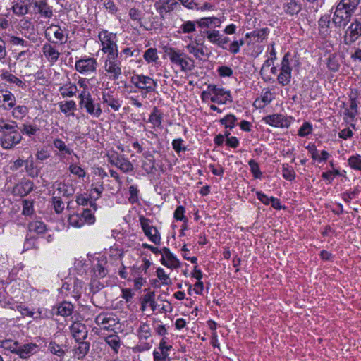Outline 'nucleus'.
<instances>
[{"instance_id": "4be33fe9", "label": "nucleus", "mask_w": 361, "mask_h": 361, "mask_svg": "<svg viewBox=\"0 0 361 361\" xmlns=\"http://www.w3.org/2000/svg\"><path fill=\"white\" fill-rule=\"evenodd\" d=\"M96 324L104 329H109L116 324L115 319L107 313H101L95 318Z\"/></svg>"}, {"instance_id": "49530a36", "label": "nucleus", "mask_w": 361, "mask_h": 361, "mask_svg": "<svg viewBox=\"0 0 361 361\" xmlns=\"http://www.w3.org/2000/svg\"><path fill=\"white\" fill-rule=\"evenodd\" d=\"M20 133H24L28 136L34 135L39 130L36 126L23 124L21 127H18Z\"/></svg>"}, {"instance_id": "8fccbe9b", "label": "nucleus", "mask_w": 361, "mask_h": 361, "mask_svg": "<svg viewBox=\"0 0 361 361\" xmlns=\"http://www.w3.org/2000/svg\"><path fill=\"white\" fill-rule=\"evenodd\" d=\"M237 121V118L233 114H228L221 120L226 128L232 129Z\"/></svg>"}, {"instance_id": "a211bd4d", "label": "nucleus", "mask_w": 361, "mask_h": 361, "mask_svg": "<svg viewBox=\"0 0 361 361\" xmlns=\"http://www.w3.org/2000/svg\"><path fill=\"white\" fill-rule=\"evenodd\" d=\"M161 255V262L165 267L174 269L179 267L178 259L171 252L169 248L164 247L160 250Z\"/></svg>"}, {"instance_id": "393cba45", "label": "nucleus", "mask_w": 361, "mask_h": 361, "mask_svg": "<svg viewBox=\"0 0 361 361\" xmlns=\"http://www.w3.org/2000/svg\"><path fill=\"white\" fill-rule=\"evenodd\" d=\"M28 231L41 235L47 231V225L41 221H32L28 224Z\"/></svg>"}, {"instance_id": "f8f14e48", "label": "nucleus", "mask_w": 361, "mask_h": 361, "mask_svg": "<svg viewBox=\"0 0 361 361\" xmlns=\"http://www.w3.org/2000/svg\"><path fill=\"white\" fill-rule=\"evenodd\" d=\"M98 63L97 59L92 57H85L77 60L75 63V70L82 75L95 73Z\"/></svg>"}, {"instance_id": "39448f33", "label": "nucleus", "mask_w": 361, "mask_h": 361, "mask_svg": "<svg viewBox=\"0 0 361 361\" xmlns=\"http://www.w3.org/2000/svg\"><path fill=\"white\" fill-rule=\"evenodd\" d=\"M80 104L85 108L86 111L91 116L99 118L102 113V109L99 103H94L90 93L88 91L82 90L78 96Z\"/></svg>"}, {"instance_id": "864d4df0", "label": "nucleus", "mask_w": 361, "mask_h": 361, "mask_svg": "<svg viewBox=\"0 0 361 361\" xmlns=\"http://www.w3.org/2000/svg\"><path fill=\"white\" fill-rule=\"evenodd\" d=\"M59 108L61 112L67 114L69 111L74 110L76 108L75 102L73 100L66 101L64 103L59 104Z\"/></svg>"}, {"instance_id": "c03bdc74", "label": "nucleus", "mask_w": 361, "mask_h": 361, "mask_svg": "<svg viewBox=\"0 0 361 361\" xmlns=\"http://www.w3.org/2000/svg\"><path fill=\"white\" fill-rule=\"evenodd\" d=\"M68 221L69 225L75 228H81L84 226L82 217L79 214H70Z\"/></svg>"}, {"instance_id": "13d9d810", "label": "nucleus", "mask_w": 361, "mask_h": 361, "mask_svg": "<svg viewBox=\"0 0 361 361\" xmlns=\"http://www.w3.org/2000/svg\"><path fill=\"white\" fill-rule=\"evenodd\" d=\"M157 276L159 279L161 281L163 285H169L171 283V281L162 268L159 267L157 269Z\"/></svg>"}, {"instance_id": "052dcab7", "label": "nucleus", "mask_w": 361, "mask_h": 361, "mask_svg": "<svg viewBox=\"0 0 361 361\" xmlns=\"http://www.w3.org/2000/svg\"><path fill=\"white\" fill-rule=\"evenodd\" d=\"M33 212V202L28 200L23 201V211L22 214L25 216H30Z\"/></svg>"}, {"instance_id": "7ed1b4c3", "label": "nucleus", "mask_w": 361, "mask_h": 361, "mask_svg": "<svg viewBox=\"0 0 361 361\" xmlns=\"http://www.w3.org/2000/svg\"><path fill=\"white\" fill-rule=\"evenodd\" d=\"M210 99L212 102L226 104L231 102V96L229 91L218 87L215 85H209L207 90L204 91V100Z\"/></svg>"}, {"instance_id": "6e6d98bb", "label": "nucleus", "mask_w": 361, "mask_h": 361, "mask_svg": "<svg viewBox=\"0 0 361 361\" xmlns=\"http://www.w3.org/2000/svg\"><path fill=\"white\" fill-rule=\"evenodd\" d=\"M327 67L331 71H337L339 69L340 63L337 57L334 55H331L328 58Z\"/></svg>"}, {"instance_id": "9d476101", "label": "nucleus", "mask_w": 361, "mask_h": 361, "mask_svg": "<svg viewBox=\"0 0 361 361\" xmlns=\"http://www.w3.org/2000/svg\"><path fill=\"white\" fill-rule=\"evenodd\" d=\"M108 161L118 168L123 173H128L133 171V165L123 154H118V152L112 151L107 154Z\"/></svg>"}, {"instance_id": "412c9836", "label": "nucleus", "mask_w": 361, "mask_h": 361, "mask_svg": "<svg viewBox=\"0 0 361 361\" xmlns=\"http://www.w3.org/2000/svg\"><path fill=\"white\" fill-rule=\"evenodd\" d=\"M52 188L54 190L53 195L56 194L59 195H63L64 197H71L74 193L73 188L63 182H55L52 185Z\"/></svg>"}, {"instance_id": "423d86ee", "label": "nucleus", "mask_w": 361, "mask_h": 361, "mask_svg": "<svg viewBox=\"0 0 361 361\" xmlns=\"http://www.w3.org/2000/svg\"><path fill=\"white\" fill-rule=\"evenodd\" d=\"M130 81L137 88L145 91L142 94L143 97H146L147 93L154 92L157 87L156 80L142 74L134 75L131 77Z\"/></svg>"}, {"instance_id": "680f3d73", "label": "nucleus", "mask_w": 361, "mask_h": 361, "mask_svg": "<svg viewBox=\"0 0 361 361\" xmlns=\"http://www.w3.org/2000/svg\"><path fill=\"white\" fill-rule=\"evenodd\" d=\"M27 113V108L25 106H18L13 110L12 114L16 118H22Z\"/></svg>"}, {"instance_id": "f3484780", "label": "nucleus", "mask_w": 361, "mask_h": 361, "mask_svg": "<svg viewBox=\"0 0 361 361\" xmlns=\"http://www.w3.org/2000/svg\"><path fill=\"white\" fill-rule=\"evenodd\" d=\"M56 44L46 42L42 45V51L44 56L51 64L55 63L61 55L56 47Z\"/></svg>"}, {"instance_id": "9b49d317", "label": "nucleus", "mask_w": 361, "mask_h": 361, "mask_svg": "<svg viewBox=\"0 0 361 361\" xmlns=\"http://www.w3.org/2000/svg\"><path fill=\"white\" fill-rule=\"evenodd\" d=\"M361 37V19L355 18L345 31L343 42L351 45Z\"/></svg>"}, {"instance_id": "473e14b6", "label": "nucleus", "mask_w": 361, "mask_h": 361, "mask_svg": "<svg viewBox=\"0 0 361 361\" xmlns=\"http://www.w3.org/2000/svg\"><path fill=\"white\" fill-rule=\"evenodd\" d=\"M137 335L140 339L147 340L152 336V331L149 324L142 322L137 330Z\"/></svg>"}, {"instance_id": "a19ab883", "label": "nucleus", "mask_w": 361, "mask_h": 361, "mask_svg": "<svg viewBox=\"0 0 361 361\" xmlns=\"http://www.w3.org/2000/svg\"><path fill=\"white\" fill-rule=\"evenodd\" d=\"M330 25V18L329 16H324L321 17L319 20V26L320 32L324 35L329 34Z\"/></svg>"}, {"instance_id": "ddd939ff", "label": "nucleus", "mask_w": 361, "mask_h": 361, "mask_svg": "<svg viewBox=\"0 0 361 361\" xmlns=\"http://www.w3.org/2000/svg\"><path fill=\"white\" fill-rule=\"evenodd\" d=\"M140 224L145 235L154 244L159 245L161 242L160 234L156 227L150 225V220L144 216H140Z\"/></svg>"}, {"instance_id": "0e129e2a", "label": "nucleus", "mask_w": 361, "mask_h": 361, "mask_svg": "<svg viewBox=\"0 0 361 361\" xmlns=\"http://www.w3.org/2000/svg\"><path fill=\"white\" fill-rule=\"evenodd\" d=\"M312 125L307 122L304 123L298 130V135L300 137H305L312 133Z\"/></svg>"}, {"instance_id": "6ab92c4d", "label": "nucleus", "mask_w": 361, "mask_h": 361, "mask_svg": "<svg viewBox=\"0 0 361 361\" xmlns=\"http://www.w3.org/2000/svg\"><path fill=\"white\" fill-rule=\"evenodd\" d=\"M301 0H286L283 4L285 13L290 16L298 15L302 11Z\"/></svg>"}, {"instance_id": "3c124183", "label": "nucleus", "mask_w": 361, "mask_h": 361, "mask_svg": "<svg viewBox=\"0 0 361 361\" xmlns=\"http://www.w3.org/2000/svg\"><path fill=\"white\" fill-rule=\"evenodd\" d=\"M186 8L190 9H201L202 0H179Z\"/></svg>"}, {"instance_id": "09e8293b", "label": "nucleus", "mask_w": 361, "mask_h": 361, "mask_svg": "<svg viewBox=\"0 0 361 361\" xmlns=\"http://www.w3.org/2000/svg\"><path fill=\"white\" fill-rule=\"evenodd\" d=\"M80 215L82 217L84 225L85 224H93L95 221V216L89 209H84L82 213Z\"/></svg>"}, {"instance_id": "6e6552de", "label": "nucleus", "mask_w": 361, "mask_h": 361, "mask_svg": "<svg viewBox=\"0 0 361 361\" xmlns=\"http://www.w3.org/2000/svg\"><path fill=\"white\" fill-rule=\"evenodd\" d=\"M44 36L48 42L52 44H65L68 39V34L59 25L51 24L45 30Z\"/></svg>"}, {"instance_id": "0eeeda50", "label": "nucleus", "mask_w": 361, "mask_h": 361, "mask_svg": "<svg viewBox=\"0 0 361 361\" xmlns=\"http://www.w3.org/2000/svg\"><path fill=\"white\" fill-rule=\"evenodd\" d=\"M290 54L287 52L284 54L280 67V73L277 76L278 82L282 86L290 84L292 78V68L290 66Z\"/></svg>"}, {"instance_id": "b1692460", "label": "nucleus", "mask_w": 361, "mask_h": 361, "mask_svg": "<svg viewBox=\"0 0 361 361\" xmlns=\"http://www.w3.org/2000/svg\"><path fill=\"white\" fill-rule=\"evenodd\" d=\"M102 102L110 106L114 111H118L121 106V102L118 99L115 98L109 92H102Z\"/></svg>"}, {"instance_id": "bf43d9fd", "label": "nucleus", "mask_w": 361, "mask_h": 361, "mask_svg": "<svg viewBox=\"0 0 361 361\" xmlns=\"http://www.w3.org/2000/svg\"><path fill=\"white\" fill-rule=\"evenodd\" d=\"M350 166L355 170L361 171V157L359 155L352 156L348 159Z\"/></svg>"}, {"instance_id": "c9c22d12", "label": "nucleus", "mask_w": 361, "mask_h": 361, "mask_svg": "<svg viewBox=\"0 0 361 361\" xmlns=\"http://www.w3.org/2000/svg\"><path fill=\"white\" fill-rule=\"evenodd\" d=\"M2 97L3 101L5 102V104H3L4 109L9 110L14 107L16 98L11 92L6 91L5 94H3Z\"/></svg>"}, {"instance_id": "338daca9", "label": "nucleus", "mask_w": 361, "mask_h": 361, "mask_svg": "<svg viewBox=\"0 0 361 361\" xmlns=\"http://www.w3.org/2000/svg\"><path fill=\"white\" fill-rule=\"evenodd\" d=\"M1 78L8 82L16 84L18 86H20L23 84L21 80H20L13 74L8 73V72L1 74Z\"/></svg>"}, {"instance_id": "4d7b16f0", "label": "nucleus", "mask_w": 361, "mask_h": 361, "mask_svg": "<svg viewBox=\"0 0 361 361\" xmlns=\"http://www.w3.org/2000/svg\"><path fill=\"white\" fill-rule=\"evenodd\" d=\"M248 164L254 177L256 178H260L262 177V173L259 169V166L258 163L255 161L254 159H251L249 161Z\"/></svg>"}, {"instance_id": "c85d7f7f", "label": "nucleus", "mask_w": 361, "mask_h": 361, "mask_svg": "<svg viewBox=\"0 0 361 361\" xmlns=\"http://www.w3.org/2000/svg\"><path fill=\"white\" fill-rule=\"evenodd\" d=\"M106 261L101 259L93 267L94 276L97 278H104L108 274Z\"/></svg>"}, {"instance_id": "5fc2aeb1", "label": "nucleus", "mask_w": 361, "mask_h": 361, "mask_svg": "<svg viewBox=\"0 0 361 361\" xmlns=\"http://www.w3.org/2000/svg\"><path fill=\"white\" fill-rule=\"evenodd\" d=\"M8 42L13 45L21 46L22 47H27L29 46L28 42L23 38L14 35H8Z\"/></svg>"}, {"instance_id": "7c9ffc66", "label": "nucleus", "mask_w": 361, "mask_h": 361, "mask_svg": "<svg viewBox=\"0 0 361 361\" xmlns=\"http://www.w3.org/2000/svg\"><path fill=\"white\" fill-rule=\"evenodd\" d=\"M187 49L190 54H192L196 59H202L203 56V44L197 42H192L188 45Z\"/></svg>"}, {"instance_id": "a878e982", "label": "nucleus", "mask_w": 361, "mask_h": 361, "mask_svg": "<svg viewBox=\"0 0 361 361\" xmlns=\"http://www.w3.org/2000/svg\"><path fill=\"white\" fill-rule=\"evenodd\" d=\"M90 343L80 341L78 342V345L74 348V355L77 357L78 360L83 359L90 350Z\"/></svg>"}, {"instance_id": "de8ad7c7", "label": "nucleus", "mask_w": 361, "mask_h": 361, "mask_svg": "<svg viewBox=\"0 0 361 361\" xmlns=\"http://www.w3.org/2000/svg\"><path fill=\"white\" fill-rule=\"evenodd\" d=\"M51 203L56 213L61 214L63 212L64 210V203L59 196H53Z\"/></svg>"}, {"instance_id": "f704fd0d", "label": "nucleus", "mask_w": 361, "mask_h": 361, "mask_svg": "<svg viewBox=\"0 0 361 361\" xmlns=\"http://www.w3.org/2000/svg\"><path fill=\"white\" fill-rule=\"evenodd\" d=\"M106 343L111 348L114 353H118L121 346V341L118 336L112 334L105 338Z\"/></svg>"}, {"instance_id": "bb28decb", "label": "nucleus", "mask_w": 361, "mask_h": 361, "mask_svg": "<svg viewBox=\"0 0 361 361\" xmlns=\"http://www.w3.org/2000/svg\"><path fill=\"white\" fill-rule=\"evenodd\" d=\"M160 13H169L175 9L178 5L175 0H159L157 3Z\"/></svg>"}, {"instance_id": "72a5a7b5", "label": "nucleus", "mask_w": 361, "mask_h": 361, "mask_svg": "<svg viewBox=\"0 0 361 361\" xmlns=\"http://www.w3.org/2000/svg\"><path fill=\"white\" fill-rule=\"evenodd\" d=\"M360 1V0H341L338 5L343 8L344 10L353 13L356 11Z\"/></svg>"}, {"instance_id": "603ef678", "label": "nucleus", "mask_w": 361, "mask_h": 361, "mask_svg": "<svg viewBox=\"0 0 361 361\" xmlns=\"http://www.w3.org/2000/svg\"><path fill=\"white\" fill-rule=\"evenodd\" d=\"M207 37L208 40L214 44H219V42H221V35L219 33V31L212 30H208L206 32Z\"/></svg>"}, {"instance_id": "4c0bfd02", "label": "nucleus", "mask_w": 361, "mask_h": 361, "mask_svg": "<svg viewBox=\"0 0 361 361\" xmlns=\"http://www.w3.org/2000/svg\"><path fill=\"white\" fill-rule=\"evenodd\" d=\"M12 11L16 15L23 16L28 13L29 8L27 4H24L23 1L20 0V2H16L13 4Z\"/></svg>"}, {"instance_id": "1a4fd4ad", "label": "nucleus", "mask_w": 361, "mask_h": 361, "mask_svg": "<svg viewBox=\"0 0 361 361\" xmlns=\"http://www.w3.org/2000/svg\"><path fill=\"white\" fill-rule=\"evenodd\" d=\"M349 101V106H347L345 103L343 104V108L344 109V120L348 123L355 121L358 114L357 106L359 102L357 100V91L356 90H352L350 91Z\"/></svg>"}, {"instance_id": "20e7f679", "label": "nucleus", "mask_w": 361, "mask_h": 361, "mask_svg": "<svg viewBox=\"0 0 361 361\" xmlns=\"http://www.w3.org/2000/svg\"><path fill=\"white\" fill-rule=\"evenodd\" d=\"M13 127L12 130L4 131L0 137V145L6 149L13 148L16 145L19 144L22 140V135L18 130V126L16 122L14 123Z\"/></svg>"}, {"instance_id": "2f4dec72", "label": "nucleus", "mask_w": 361, "mask_h": 361, "mask_svg": "<svg viewBox=\"0 0 361 361\" xmlns=\"http://www.w3.org/2000/svg\"><path fill=\"white\" fill-rule=\"evenodd\" d=\"M221 23L222 20L219 16L204 15V27L209 29L219 27L221 26Z\"/></svg>"}, {"instance_id": "cd10ccee", "label": "nucleus", "mask_w": 361, "mask_h": 361, "mask_svg": "<svg viewBox=\"0 0 361 361\" xmlns=\"http://www.w3.org/2000/svg\"><path fill=\"white\" fill-rule=\"evenodd\" d=\"M59 92L63 97H72L78 92L76 85L68 82L59 88Z\"/></svg>"}, {"instance_id": "79ce46f5", "label": "nucleus", "mask_w": 361, "mask_h": 361, "mask_svg": "<svg viewBox=\"0 0 361 361\" xmlns=\"http://www.w3.org/2000/svg\"><path fill=\"white\" fill-rule=\"evenodd\" d=\"M269 33V30L267 27L256 30L250 33H247V37H257V39L260 41L264 39Z\"/></svg>"}, {"instance_id": "58836bf2", "label": "nucleus", "mask_w": 361, "mask_h": 361, "mask_svg": "<svg viewBox=\"0 0 361 361\" xmlns=\"http://www.w3.org/2000/svg\"><path fill=\"white\" fill-rule=\"evenodd\" d=\"M143 58L147 63L157 62L159 59L157 49L149 48L147 49L144 53Z\"/></svg>"}, {"instance_id": "c756f323", "label": "nucleus", "mask_w": 361, "mask_h": 361, "mask_svg": "<svg viewBox=\"0 0 361 361\" xmlns=\"http://www.w3.org/2000/svg\"><path fill=\"white\" fill-rule=\"evenodd\" d=\"M37 345L33 343H28L20 347L18 349V354L22 358H26L30 356L32 353L35 352Z\"/></svg>"}, {"instance_id": "aec40b11", "label": "nucleus", "mask_w": 361, "mask_h": 361, "mask_svg": "<svg viewBox=\"0 0 361 361\" xmlns=\"http://www.w3.org/2000/svg\"><path fill=\"white\" fill-rule=\"evenodd\" d=\"M70 330L76 342L82 341L87 337V331L86 326L80 322H74L70 326Z\"/></svg>"}, {"instance_id": "e433bc0d", "label": "nucleus", "mask_w": 361, "mask_h": 361, "mask_svg": "<svg viewBox=\"0 0 361 361\" xmlns=\"http://www.w3.org/2000/svg\"><path fill=\"white\" fill-rule=\"evenodd\" d=\"M73 306L71 303L63 302L57 308V314L63 317H68L72 314Z\"/></svg>"}, {"instance_id": "774afa93", "label": "nucleus", "mask_w": 361, "mask_h": 361, "mask_svg": "<svg viewBox=\"0 0 361 361\" xmlns=\"http://www.w3.org/2000/svg\"><path fill=\"white\" fill-rule=\"evenodd\" d=\"M245 44V42L243 39H240L239 40H235L233 41L229 47V51L233 54H235L239 52L240 47L243 46Z\"/></svg>"}, {"instance_id": "a18cd8bd", "label": "nucleus", "mask_w": 361, "mask_h": 361, "mask_svg": "<svg viewBox=\"0 0 361 361\" xmlns=\"http://www.w3.org/2000/svg\"><path fill=\"white\" fill-rule=\"evenodd\" d=\"M53 145L54 146L55 148L59 149L61 152H63V153H65L67 154H71L73 152V150L69 149L66 146L65 142L59 138H56L53 140Z\"/></svg>"}, {"instance_id": "f257e3e1", "label": "nucleus", "mask_w": 361, "mask_h": 361, "mask_svg": "<svg viewBox=\"0 0 361 361\" xmlns=\"http://www.w3.org/2000/svg\"><path fill=\"white\" fill-rule=\"evenodd\" d=\"M98 38L102 46L101 50L106 56L118 55L117 36L115 33L102 30L99 32Z\"/></svg>"}, {"instance_id": "5701e85b", "label": "nucleus", "mask_w": 361, "mask_h": 361, "mask_svg": "<svg viewBox=\"0 0 361 361\" xmlns=\"http://www.w3.org/2000/svg\"><path fill=\"white\" fill-rule=\"evenodd\" d=\"M145 159L142 164V169L147 173H154L155 171L154 158L152 154L149 152L143 154Z\"/></svg>"}, {"instance_id": "e2e57ef3", "label": "nucleus", "mask_w": 361, "mask_h": 361, "mask_svg": "<svg viewBox=\"0 0 361 361\" xmlns=\"http://www.w3.org/2000/svg\"><path fill=\"white\" fill-rule=\"evenodd\" d=\"M138 190L137 188V186L135 185H130L129 187V194L130 197L128 198L129 202L131 204H135L138 202Z\"/></svg>"}, {"instance_id": "69168bd1", "label": "nucleus", "mask_w": 361, "mask_h": 361, "mask_svg": "<svg viewBox=\"0 0 361 361\" xmlns=\"http://www.w3.org/2000/svg\"><path fill=\"white\" fill-rule=\"evenodd\" d=\"M49 350L51 351V353L56 355L59 357L63 356L65 353L64 350L61 348V347L54 342H51L49 343Z\"/></svg>"}, {"instance_id": "dca6fc26", "label": "nucleus", "mask_w": 361, "mask_h": 361, "mask_svg": "<svg viewBox=\"0 0 361 361\" xmlns=\"http://www.w3.org/2000/svg\"><path fill=\"white\" fill-rule=\"evenodd\" d=\"M263 121L267 124L276 128H288L292 122V118L281 114H274L265 116Z\"/></svg>"}, {"instance_id": "37998d69", "label": "nucleus", "mask_w": 361, "mask_h": 361, "mask_svg": "<svg viewBox=\"0 0 361 361\" xmlns=\"http://www.w3.org/2000/svg\"><path fill=\"white\" fill-rule=\"evenodd\" d=\"M283 177L288 180H293L295 178V173L291 166L288 164H283L282 166Z\"/></svg>"}, {"instance_id": "4468645a", "label": "nucleus", "mask_w": 361, "mask_h": 361, "mask_svg": "<svg viewBox=\"0 0 361 361\" xmlns=\"http://www.w3.org/2000/svg\"><path fill=\"white\" fill-rule=\"evenodd\" d=\"M170 61L179 66L183 71L190 69V64L188 58L185 54L180 51H177L173 48H169L166 51Z\"/></svg>"}, {"instance_id": "f03ea898", "label": "nucleus", "mask_w": 361, "mask_h": 361, "mask_svg": "<svg viewBox=\"0 0 361 361\" xmlns=\"http://www.w3.org/2000/svg\"><path fill=\"white\" fill-rule=\"evenodd\" d=\"M118 55L106 56L104 61L105 75L111 81H116L123 75L121 63L118 60Z\"/></svg>"}, {"instance_id": "ea45409f", "label": "nucleus", "mask_w": 361, "mask_h": 361, "mask_svg": "<svg viewBox=\"0 0 361 361\" xmlns=\"http://www.w3.org/2000/svg\"><path fill=\"white\" fill-rule=\"evenodd\" d=\"M162 121V114L157 109L154 108L153 111L151 113L149 121L154 126H160L161 124Z\"/></svg>"}, {"instance_id": "2eb2a0df", "label": "nucleus", "mask_w": 361, "mask_h": 361, "mask_svg": "<svg viewBox=\"0 0 361 361\" xmlns=\"http://www.w3.org/2000/svg\"><path fill=\"white\" fill-rule=\"evenodd\" d=\"M353 13L337 4L333 15L332 22L336 27H344L350 22Z\"/></svg>"}]
</instances>
